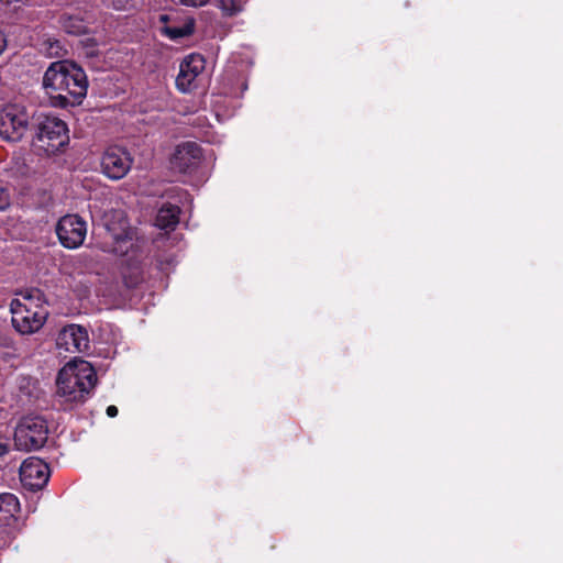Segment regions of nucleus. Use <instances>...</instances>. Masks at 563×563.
<instances>
[{
	"mask_svg": "<svg viewBox=\"0 0 563 563\" xmlns=\"http://www.w3.org/2000/svg\"><path fill=\"white\" fill-rule=\"evenodd\" d=\"M42 85L51 106L60 109L81 104L88 90L85 70L68 60L52 63L44 73Z\"/></svg>",
	"mask_w": 563,
	"mask_h": 563,
	"instance_id": "obj_1",
	"label": "nucleus"
},
{
	"mask_svg": "<svg viewBox=\"0 0 563 563\" xmlns=\"http://www.w3.org/2000/svg\"><path fill=\"white\" fill-rule=\"evenodd\" d=\"M31 131L32 145L47 156L64 151L69 144L68 126L57 117L36 113Z\"/></svg>",
	"mask_w": 563,
	"mask_h": 563,
	"instance_id": "obj_2",
	"label": "nucleus"
},
{
	"mask_svg": "<svg viewBox=\"0 0 563 563\" xmlns=\"http://www.w3.org/2000/svg\"><path fill=\"white\" fill-rule=\"evenodd\" d=\"M35 112L25 106L7 103L0 108V139L8 143H18L32 129Z\"/></svg>",
	"mask_w": 563,
	"mask_h": 563,
	"instance_id": "obj_3",
	"label": "nucleus"
},
{
	"mask_svg": "<svg viewBox=\"0 0 563 563\" xmlns=\"http://www.w3.org/2000/svg\"><path fill=\"white\" fill-rule=\"evenodd\" d=\"M24 300L12 299L10 303L12 325L21 334H33L43 328L48 311L42 305H34L31 296L24 297Z\"/></svg>",
	"mask_w": 563,
	"mask_h": 563,
	"instance_id": "obj_4",
	"label": "nucleus"
},
{
	"mask_svg": "<svg viewBox=\"0 0 563 563\" xmlns=\"http://www.w3.org/2000/svg\"><path fill=\"white\" fill-rule=\"evenodd\" d=\"M48 439L47 421L41 416H25L14 430V444L21 451L42 449Z\"/></svg>",
	"mask_w": 563,
	"mask_h": 563,
	"instance_id": "obj_5",
	"label": "nucleus"
},
{
	"mask_svg": "<svg viewBox=\"0 0 563 563\" xmlns=\"http://www.w3.org/2000/svg\"><path fill=\"white\" fill-rule=\"evenodd\" d=\"M131 153L122 146H109L101 156V173L111 180L124 178L133 165Z\"/></svg>",
	"mask_w": 563,
	"mask_h": 563,
	"instance_id": "obj_6",
	"label": "nucleus"
},
{
	"mask_svg": "<svg viewBox=\"0 0 563 563\" xmlns=\"http://www.w3.org/2000/svg\"><path fill=\"white\" fill-rule=\"evenodd\" d=\"M56 234L64 247L77 249L86 239L87 224L77 214H66L58 220Z\"/></svg>",
	"mask_w": 563,
	"mask_h": 563,
	"instance_id": "obj_7",
	"label": "nucleus"
},
{
	"mask_svg": "<svg viewBox=\"0 0 563 563\" xmlns=\"http://www.w3.org/2000/svg\"><path fill=\"white\" fill-rule=\"evenodd\" d=\"M19 474L24 488L37 492L47 484L51 472L44 461L32 456L23 461Z\"/></svg>",
	"mask_w": 563,
	"mask_h": 563,
	"instance_id": "obj_8",
	"label": "nucleus"
},
{
	"mask_svg": "<svg viewBox=\"0 0 563 563\" xmlns=\"http://www.w3.org/2000/svg\"><path fill=\"white\" fill-rule=\"evenodd\" d=\"M91 376L92 374L88 375V383H85L78 374H70L64 377V373L59 372L57 376V391L65 398V401L82 404L90 393Z\"/></svg>",
	"mask_w": 563,
	"mask_h": 563,
	"instance_id": "obj_9",
	"label": "nucleus"
},
{
	"mask_svg": "<svg viewBox=\"0 0 563 563\" xmlns=\"http://www.w3.org/2000/svg\"><path fill=\"white\" fill-rule=\"evenodd\" d=\"M202 157L201 146L197 142L187 141L176 146L170 164L179 173H192L200 165Z\"/></svg>",
	"mask_w": 563,
	"mask_h": 563,
	"instance_id": "obj_10",
	"label": "nucleus"
},
{
	"mask_svg": "<svg viewBox=\"0 0 563 563\" xmlns=\"http://www.w3.org/2000/svg\"><path fill=\"white\" fill-rule=\"evenodd\" d=\"M56 344L69 353L86 352L89 350L88 331L79 324H67L58 332Z\"/></svg>",
	"mask_w": 563,
	"mask_h": 563,
	"instance_id": "obj_11",
	"label": "nucleus"
},
{
	"mask_svg": "<svg viewBox=\"0 0 563 563\" xmlns=\"http://www.w3.org/2000/svg\"><path fill=\"white\" fill-rule=\"evenodd\" d=\"M181 209L177 205L165 202L158 209L155 225L161 230L173 231L179 223Z\"/></svg>",
	"mask_w": 563,
	"mask_h": 563,
	"instance_id": "obj_12",
	"label": "nucleus"
},
{
	"mask_svg": "<svg viewBox=\"0 0 563 563\" xmlns=\"http://www.w3.org/2000/svg\"><path fill=\"white\" fill-rule=\"evenodd\" d=\"M16 534L18 518L15 516H0V549L9 547Z\"/></svg>",
	"mask_w": 563,
	"mask_h": 563,
	"instance_id": "obj_13",
	"label": "nucleus"
},
{
	"mask_svg": "<svg viewBox=\"0 0 563 563\" xmlns=\"http://www.w3.org/2000/svg\"><path fill=\"white\" fill-rule=\"evenodd\" d=\"M111 238L113 240L111 252L120 256L126 255L133 245L130 232L123 230L119 234H112Z\"/></svg>",
	"mask_w": 563,
	"mask_h": 563,
	"instance_id": "obj_14",
	"label": "nucleus"
},
{
	"mask_svg": "<svg viewBox=\"0 0 563 563\" xmlns=\"http://www.w3.org/2000/svg\"><path fill=\"white\" fill-rule=\"evenodd\" d=\"M189 67H191V63H181L179 74L176 78V87L181 92H189L196 79L195 73H191Z\"/></svg>",
	"mask_w": 563,
	"mask_h": 563,
	"instance_id": "obj_15",
	"label": "nucleus"
},
{
	"mask_svg": "<svg viewBox=\"0 0 563 563\" xmlns=\"http://www.w3.org/2000/svg\"><path fill=\"white\" fill-rule=\"evenodd\" d=\"M20 510L18 497L11 493L0 494V516H15Z\"/></svg>",
	"mask_w": 563,
	"mask_h": 563,
	"instance_id": "obj_16",
	"label": "nucleus"
},
{
	"mask_svg": "<svg viewBox=\"0 0 563 563\" xmlns=\"http://www.w3.org/2000/svg\"><path fill=\"white\" fill-rule=\"evenodd\" d=\"M245 3V0H217V7L225 16H233L240 13Z\"/></svg>",
	"mask_w": 563,
	"mask_h": 563,
	"instance_id": "obj_17",
	"label": "nucleus"
},
{
	"mask_svg": "<svg viewBox=\"0 0 563 563\" xmlns=\"http://www.w3.org/2000/svg\"><path fill=\"white\" fill-rule=\"evenodd\" d=\"M194 32V23H186L181 27L175 26H165L163 29V33L168 36L170 40H177L192 34Z\"/></svg>",
	"mask_w": 563,
	"mask_h": 563,
	"instance_id": "obj_18",
	"label": "nucleus"
},
{
	"mask_svg": "<svg viewBox=\"0 0 563 563\" xmlns=\"http://www.w3.org/2000/svg\"><path fill=\"white\" fill-rule=\"evenodd\" d=\"M183 63H191V67H189V70L191 73H195V76L197 77L203 69L205 59L200 55H191L189 56L188 59H185Z\"/></svg>",
	"mask_w": 563,
	"mask_h": 563,
	"instance_id": "obj_19",
	"label": "nucleus"
},
{
	"mask_svg": "<svg viewBox=\"0 0 563 563\" xmlns=\"http://www.w3.org/2000/svg\"><path fill=\"white\" fill-rule=\"evenodd\" d=\"M11 197L8 188L0 185V211H4L10 207Z\"/></svg>",
	"mask_w": 563,
	"mask_h": 563,
	"instance_id": "obj_20",
	"label": "nucleus"
},
{
	"mask_svg": "<svg viewBox=\"0 0 563 563\" xmlns=\"http://www.w3.org/2000/svg\"><path fill=\"white\" fill-rule=\"evenodd\" d=\"M123 279L128 288H134L143 280L140 273L132 274L130 276L123 275Z\"/></svg>",
	"mask_w": 563,
	"mask_h": 563,
	"instance_id": "obj_21",
	"label": "nucleus"
},
{
	"mask_svg": "<svg viewBox=\"0 0 563 563\" xmlns=\"http://www.w3.org/2000/svg\"><path fill=\"white\" fill-rule=\"evenodd\" d=\"M10 439L0 432V457L9 452Z\"/></svg>",
	"mask_w": 563,
	"mask_h": 563,
	"instance_id": "obj_22",
	"label": "nucleus"
},
{
	"mask_svg": "<svg viewBox=\"0 0 563 563\" xmlns=\"http://www.w3.org/2000/svg\"><path fill=\"white\" fill-rule=\"evenodd\" d=\"M132 0H106L114 10H124Z\"/></svg>",
	"mask_w": 563,
	"mask_h": 563,
	"instance_id": "obj_23",
	"label": "nucleus"
},
{
	"mask_svg": "<svg viewBox=\"0 0 563 563\" xmlns=\"http://www.w3.org/2000/svg\"><path fill=\"white\" fill-rule=\"evenodd\" d=\"M209 0H179L183 5L186 7H201L205 5Z\"/></svg>",
	"mask_w": 563,
	"mask_h": 563,
	"instance_id": "obj_24",
	"label": "nucleus"
},
{
	"mask_svg": "<svg viewBox=\"0 0 563 563\" xmlns=\"http://www.w3.org/2000/svg\"><path fill=\"white\" fill-rule=\"evenodd\" d=\"M106 412H107V416H108V417H110V418H114V417H117V416H118L119 410H118L117 406H114V405H110V406H108V407H107Z\"/></svg>",
	"mask_w": 563,
	"mask_h": 563,
	"instance_id": "obj_25",
	"label": "nucleus"
},
{
	"mask_svg": "<svg viewBox=\"0 0 563 563\" xmlns=\"http://www.w3.org/2000/svg\"><path fill=\"white\" fill-rule=\"evenodd\" d=\"M7 47V37L2 31H0V55L4 52Z\"/></svg>",
	"mask_w": 563,
	"mask_h": 563,
	"instance_id": "obj_26",
	"label": "nucleus"
},
{
	"mask_svg": "<svg viewBox=\"0 0 563 563\" xmlns=\"http://www.w3.org/2000/svg\"><path fill=\"white\" fill-rule=\"evenodd\" d=\"M65 27L67 29V32L74 33V34H80L84 32V29H85V26L82 24H79L78 26H76L75 30L70 29V26L67 24L65 25Z\"/></svg>",
	"mask_w": 563,
	"mask_h": 563,
	"instance_id": "obj_27",
	"label": "nucleus"
},
{
	"mask_svg": "<svg viewBox=\"0 0 563 563\" xmlns=\"http://www.w3.org/2000/svg\"><path fill=\"white\" fill-rule=\"evenodd\" d=\"M168 20V16L167 15H161V21H167Z\"/></svg>",
	"mask_w": 563,
	"mask_h": 563,
	"instance_id": "obj_28",
	"label": "nucleus"
}]
</instances>
